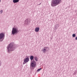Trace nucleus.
<instances>
[{
    "instance_id": "nucleus-1",
    "label": "nucleus",
    "mask_w": 77,
    "mask_h": 77,
    "mask_svg": "<svg viewBox=\"0 0 77 77\" xmlns=\"http://www.w3.org/2000/svg\"><path fill=\"white\" fill-rule=\"evenodd\" d=\"M62 2V0H53L52 1V3L51 4V6H54L56 5H59L60 3Z\"/></svg>"
},
{
    "instance_id": "nucleus-2",
    "label": "nucleus",
    "mask_w": 77,
    "mask_h": 77,
    "mask_svg": "<svg viewBox=\"0 0 77 77\" xmlns=\"http://www.w3.org/2000/svg\"><path fill=\"white\" fill-rule=\"evenodd\" d=\"M14 45L13 43H10L8 46L7 47V49L8 51H14Z\"/></svg>"
},
{
    "instance_id": "nucleus-3",
    "label": "nucleus",
    "mask_w": 77,
    "mask_h": 77,
    "mask_svg": "<svg viewBox=\"0 0 77 77\" xmlns=\"http://www.w3.org/2000/svg\"><path fill=\"white\" fill-rule=\"evenodd\" d=\"M18 30L17 28H13L12 29V34L13 35H14L15 33H18Z\"/></svg>"
},
{
    "instance_id": "nucleus-4",
    "label": "nucleus",
    "mask_w": 77,
    "mask_h": 77,
    "mask_svg": "<svg viewBox=\"0 0 77 77\" xmlns=\"http://www.w3.org/2000/svg\"><path fill=\"white\" fill-rule=\"evenodd\" d=\"M49 50V48L48 47H44L43 49V52L44 53H45L46 51H48Z\"/></svg>"
},
{
    "instance_id": "nucleus-5",
    "label": "nucleus",
    "mask_w": 77,
    "mask_h": 77,
    "mask_svg": "<svg viewBox=\"0 0 77 77\" xmlns=\"http://www.w3.org/2000/svg\"><path fill=\"white\" fill-rule=\"evenodd\" d=\"M29 61V57L26 58L24 60L23 64H25V63H26L28 62Z\"/></svg>"
},
{
    "instance_id": "nucleus-6",
    "label": "nucleus",
    "mask_w": 77,
    "mask_h": 77,
    "mask_svg": "<svg viewBox=\"0 0 77 77\" xmlns=\"http://www.w3.org/2000/svg\"><path fill=\"white\" fill-rule=\"evenodd\" d=\"M31 67H35V66H36V63H35V62H31Z\"/></svg>"
},
{
    "instance_id": "nucleus-7",
    "label": "nucleus",
    "mask_w": 77,
    "mask_h": 77,
    "mask_svg": "<svg viewBox=\"0 0 77 77\" xmlns=\"http://www.w3.org/2000/svg\"><path fill=\"white\" fill-rule=\"evenodd\" d=\"M39 30V27H36L35 29V31L36 32H38Z\"/></svg>"
},
{
    "instance_id": "nucleus-8",
    "label": "nucleus",
    "mask_w": 77,
    "mask_h": 77,
    "mask_svg": "<svg viewBox=\"0 0 77 77\" xmlns=\"http://www.w3.org/2000/svg\"><path fill=\"white\" fill-rule=\"evenodd\" d=\"M4 36V34L3 33H2L0 34V39H2V38H3Z\"/></svg>"
},
{
    "instance_id": "nucleus-9",
    "label": "nucleus",
    "mask_w": 77,
    "mask_h": 77,
    "mask_svg": "<svg viewBox=\"0 0 77 77\" xmlns=\"http://www.w3.org/2000/svg\"><path fill=\"white\" fill-rule=\"evenodd\" d=\"M13 3H18L19 2V0H13Z\"/></svg>"
},
{
    "instance_id": "nucleus-10",
    "label": "nucleus",
    "mask_w": 77,
    "mask_h": 77,
    "mask_svg": "<svg viewBox=\"0 0 77 77\" xmlns=\"http://www.w3.org/2000/svg\"><path fill=\"white\" fill-rule=\"evenodd\" d=\"M34 58L35 61H36V62L38 61V57H35Z\"/></svg>"
},
{
    "instance_id": "nucleus-11",
    "label": "nucleus",
    "mask_w": 77,
    "mask_h": 77,
    "mask_svg": "<svg viewBox=\"0 0 77 77\" xmlns=\"http://www.w3.org/2000/svg\"><path fill=\"white\" fill-rule=\"evenodd\" d=\"M34 58V57H33V56L32 55L30 57V60H32L33 59V58Z\"/></svg>"
},
{
    "instance_id": "nucleus-12",
    "label": "nucleus",
    "mask_w": 77,
    "mask_h": 77,
    "mask_svg": "<svg viewBox=\"0 0 77 77\" xmlns=\"http://www.w3.org/2000/svg\"><path fill=\"white\" fill-rule=\"evenodd\" d=\"M25 23H26V24H28V23H29V20L28 19H26L25 20Z\"/></svg>"
},
{
    "instance_id": "nucleus-13",
    "label": "nucleus",
    "mask_w": 77,
    "mask_h": 77,
    "mask_svg": "<svg viewBox=\"0 0 77 77\" xmlns=\"http://www.w3.org/2000/svg\"><path fill=\"white\" fill-rule=\"evenodd\" d=\"M72 36L74 38V37H75V34H73L72 35Z\"/></svg>"
},
{
    "instance_id": "nucleus-14",
    "label": "nucleus",
    "mask_w": 77,
    "mask_h": 77,
    "mask_svg": "<svg viewBox=\"0 0 77 77\" xmlns=\"http://www.w3.org/2000/svg\"><path fill=\"white\" fill-rule=\"evenodd\" d=\"M41 69H42V68H41L40 69H38L37 71H39Z\"/></svg>"
},
{
    "instance_id": "nucleus-15",
    "label": "nucleus",
    "mask_w": 77,
    "mask_h": 77,
    "mask_svg": "<svg viewBox=\"0 0 77 77\" xmlns=\"http://www.w3.org/2000/svg\"><path fill=\"white\" fill-rule=\"evenodd\" d=\"M2 12H3V10H1V11H0V13H1V14H2Z\"/></svg>"
},
{
    "instance_id": "nucleus-16",
    "label": "nucleus",
    "mask_w": 77,
    "mask_h": 77,
    "mask_svg": "<svg viewBox=\"0 0 77 77\" xmlns=\"http://www.w3.org/2000/svg\"><path fill=\"white\" fill-rule=\"evenodd\" d=\"M75 39L76 40H77V37H76L75 38Z\"/></svg>"
},
{
    "instance_id": "nucleus-17",
    "label": "nucleus",
    "mask_w": 77,
    "mask_h": 77,
    "mask_svg": "<svg viewBox=\"0 0 77 77\" xmlns=\"http://www.w3.org/2000/svg\"><path fill=\"white\" fill-rule=\"evenodd\" d=\"M0 2H1V0H0Z\"/></svg>"
},
{
    "instance_id": "nucleus-18",
    "label": "nucleus",
    "mask_w": 77,
    "mask_h": 77,
    "mask_svg": "<svg viewBox=\"0 0 77 77\" xmlns=\"http://www.w3.org/2000/svg\"><path fill=\"white\" fill-rule=\"evenodd\" d=\"M40 4L39 5H40Z\"/></svg>"
}]
</instances>
